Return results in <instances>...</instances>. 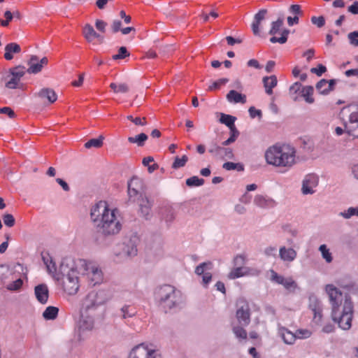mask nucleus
Masks as SVG:
<instances>
[{
    "label": "nucleus",
    "instance_id": "11",
    "mask_svg": "<svg viewBox=\"0 0 358 358\" xmlns=\"http://www.w3.org/2000/svg\"><path fill=\"white\" fill-rule=\"evenodd\" d=\"M25 72V67L20 65L10 69V74L8 77H10V78L6 83V87L8 89L20 88V79L24 76Z\"/></svg>",
    "mask_w": 358,
    "mask_h": 358
},
{
    "label": "nucleus",
    "instance_id": "36",
    "mask_svg": "<svg viewBox=\"0 0 358 358\" xmlns=\"http://www.w3.org/2000/svg\"><path fill=\"white\" fill-rule=\"evenodd\" d=\"M147 139L148 136L144 133H141L136 136L129 137L128 141L131 143H136L138 146L142 147L144 145Z\"/></svg>",
    "mask_w": 358,
    "mask_h": 358
},
{
    "label": "nucleus",
    "instance_id": "56",
    "mask_svg": "<svg viewBox=\"0 0 358 358\" xmlns=\"http://www.w3.org/2000/svg\"><path fill=\"white\" fill-rule=\"evenodd\" d=\"M289 12L294 16H301L303 15L301 6L298 4L291 5L289 8Z\"/></svg>",
    "mask_w": 358,
    "mask_h": 358
},
{
    "label": "nucleus",
    "instance_id": "10",
    "mask_svg": "<svg viewBox=\"0 0 358 358\" xmlns=\"http://www.w3.org/2000/svg\"><path fill=\"white\" fill-rule=\"evenodd\" d=\"M236 317L241 326H248L250 322V311L248 302L244 299H239L236 303Z\"/></svg>",
    "mask_w": 358,
    "mask_h": 358
},
{
    "label": "nucleus",
    "instance_id": "19",
    "mask_svg": "<svg viewBox=\"0 0 358 358\" xmlns=\"http://www.w3.org/2000/svg\"><path fill=\"white\" fill-rule=\"evenodd\" d=\"M83 34L84 38L89 43L92 42L94 38H97L100 43L103 42V36L96 33L93 27L90 24H85L83 27Z\"/></svg>",
    "mask_w": 358,
    "mask_h": 358
},
{
    "label": "nucleus",
    "instance_id": "4",
    "mask_svg": "<svg viewBox=\"0 0 358 358\" xmlns=\"http://www.w3.org/2000/svg\"><path fill=\"white\" fill-rule=\"evenodd\" d=\"M155 296L159 306L165 312L178 308L183 303L181 292L170 285H164L158 287Z\"/></svg>",
    "mask_w": 358,
    "mask_h": 358
},
{
    "label": "nucleus",
    "instance_id": "9",
    "mask_svg": "<svg viewBox=\"0 0 358 358\" xmlns=\"http://www.w3.org/2000/svg\"><path fill=\"white\" fill-rule=\"evenodd\" d=\"M283 17H279L276 21L271 23V28L268 33L270 35L273 36L270 38V41L272 43H279L280 44H284L287 41L288 35L290 32V31L287 29H283L281 31L280 37H277L275 36L276 34L280 32V30L283 25Z\"/></svg>",
    "mask_w": 358,
    "mask_h": 358
},
{
    "label": "nucleus",
    "instance_id": "32",
    "mask_svg": "<svg viewBox=\"0 0 358 358\" xmlns=\"http://www.w3.org/2000/svg\"><path fill=\"white\" fill-rule=\"evenodd\" d=\"M236 118L232 115H227L224 113L220 114V122L222 124H225L231 130L236 129L234 122L236 121Z\"/></svg>",
    "mask_w": 358,
    "mask_h": 358
},
{
    "label": "nucleus",
    "instance_id": "51",
    "mask_svg": "<svg viewBox=\"0 0 358 358\" xmlns=\"http://www.w3.org/2000/svg\"><path fill=\"white\" fill-rule=\"evenodd\" d=\"M23 285V281L21 278H18L13 282L8 284L6 288L10 291L19 290Z\"/></svg>",
    "mask_w": 358,
    "mask_h": 358
},
{
    "label": "nucleus",
    "instance_id": "27",
    "mask_svg": "<svg viewBox=\"0 0 358 358\" xmlns=\"http://www.w3.org/2000/svg\"><path fill=\"white\" fill-rule=\"evenodd\" d=\"M227 99L231 103H245L246 102V96L232 90L227 94Z\"/></svg>",
    "mask_w": 358,
    "mask_h": 358
},
{
    "label": "nucleus",
    "instance_id": "58",
    "mask_svg": "<svg viewBox=\"0 0 358 358\" xmlns=\"http://www.w3.org/2000/svg\"><path fill=\"white\" fill-rule=\"evenodd\" d=\"M311 22L316 25L317 27L321 28L325 24V19L323 16H313L311 17Z\"/></svg>",
    "mask_w": 358,
    "mask_h": 358
},
{
    "label": "nucleus",
    "instance_id": "50",
    "mask_svg": "<svg viewBox=\"0 0 358 358\" xmlns=\"http://www.w3.org/2000/svg\"><path fill=\"white\" fill-rule=\"evenodd\" d=\"M129 56V53L128 52L127 48L124 46L120 47L118 50V54L113 55L112 58L114 60L124 59L127 57Z\"/></svg>",
    "mask_w": 358,
    "mask_h": 358
},
{
    "label": "nucleus",
    "instance_id": "5",
    "mask_svg": "<svg viewBox=\"0 0 358 358\" xmlns=\"http://www.w3.org/2000/svg\"><path fill=\"white\" fill-rule=\"evenodd\" d=\"M60 273L64 276L63 278L64 290L69 295L76 294L79 289L78 272L76 269H69L68 264L63 260L59 266Z\"/></svg>",
    "mask_w": 358,
    "mask_h": 358
},
{
    "label": "nucleus",
    "instance_id": "45",
    "mask_svg": "<svg viewBox=\"0 0 358 358\" xmlns=\"http://www.w3.org/2000/svg\"><path fill=\"white\" fill-rule=\"evenodd\" d=\"M296 339H305L310 338L312 335L311 331L306 329H299L295 332Z\"/></svg>",
    "mask_w": 358,
    "mask_h": 358
},
{
    "label": "nucleus",
    "instance_id": "60",
    "mask_svg": "<svg viewBox=\"0 0 358 358\" xmlns=\"http://www.w3.org/2000/svg\"><path fill=\"white\" fill-rule=\"evenodd\" d=\"M313 321L315 323H319L322 320V307L318 308V310L313 311Z\"/></svg>",
    "mask_w": 358,
    "mask_h": 358
},
{
    "label": "nucleus",
    "instance_id": "20",
    "mask_svg": "<svg viewBox=\"0 0 358 358\" xmlns=\"http://www.w3.org/2000/svg\"><path fill=\"white\" fill-rule=\"evenodd\" d=\"M42 259L47 267L48 272L52 275V276L56 279L57 280H59L61 279L60 272H57V267L55 263L53 262L52 258L50 257L48 254L46 255H42Z\"/></svg>",
    "mask_w": 358,
    "mask_h": 358
},
{
    "label": "nucleus",
    "instance_id": "16",
    "mask_svg": "<svg viewBox=\"0 0 358 358\" xmlns=\"http://www.w3.org/2000/svg\"><path fill=\"white\" fill-rule=\"evenodd\" d=\"M94 320L92 316L82 315L78 322V331L79 334L85 333V331H92L94 328Z\"/></svg>",
    "mask_w": 358,
    "mask_h": 358
},
{
    "label": "nucleus",
    "instance_id": "63",
    "mask_svg": "<svg viewBox=\"0 0 358 358\" xmlns=\"http://www.w3.org/2000/svg\"><path fill=\"white\" fill-rule=\"evenodd\" d=\"M107 24L106 22H105L104 21L101 20H96V22H95V26H96V28L104 33L106 31V27Z\"/></svg>",
    "mask_w": 358,
    "mask_h": 358
},
{
    "label": "nucleus",
    "instance_id": "18",
    "mask_svg": "<svg viewBox=\"0 0 358 358\" xmlns=\"http://www.w3.org/2000/svg\"><path fill=\"white\" fill-rule=\"evenodd\" d=\"M34 294L36 299L42 304L48 302L49 297V289L45 284H40L35 287Z\"/></svg>",
    "mask_w": 358,
    "mask_h": 358
},
{
    "label": "nucleus",
    "instance_id": "15",
    "mask_svg": "<svg viewBox=\"0 0 358 358\" xmlns=\"http://www.w3.org/2000/svg\"><path fill=\"white\" fill-rule=\"evenodd\" d=\"M318 185V177L314 174L307 175L302 184V192L303 194H313L314 188Z\"/></svg>",
    "mask_w": 358,
    "mask_h": 358
},
{
    "label": "nucleus",
    "instance_id": "47",
    "mask_svg": "<svg viewBox=\"0 0 358 358\" xmlns=\"http://www.w3.org/2000/svg\"><path fill=\"white\" fill-rule=\"evenodd\" d=\"M340 215L345 219H349L352 216H358V208L350 207L347 210L340 213Z\"/></svg>",
    "mask_w": 358,
    "mask_h": 358
},
{
    "label": "nucleus",
    "instance_id": "13",
    "mask_svg": "<svg viewBox=\"0 0 358 358\" xmlns=\"http://www.w3.org/2000/svg\"><path fill=\"white\" fill-rule=\"evenodd\" d=\"M271 273V280L277 284L283 285L289 292H294L298 288L297 283L292 278H285L273 270Z\"/></svg>",
    "mask_w": 358,
    "mask_h": 358
},
{
    "label": "nucleus",
    "instance_id": "52",
    "mask_svg": "<svg viewBox=\"0 0 358 358\" xmlns=\"http://www.w3.org/2000/svg\"><path fill=\"white\" fill-rule=\"evenodd\" d=\"M246 262V257L244 255H237L234 258V266H240V267H245L244 265Z\"/></svg>",
    "mask_w": 358,
    "mask_h": 358
},
{
    "label": "nucleus",
    "instance_id": "53",
    "mask_svg": "<svg viewBox=\"0 0 358 358\" xmlns=\"http://www.w3.org/2000/svg\"><path fill=\"white\" fill-rule=\"evenodd\" d=\"M231 136L227 140L222 142V145L223 146H227V145L234 143L236 140V138L239 134V132L237 129L231 130Z\"/></svg>",
    "mask_w": 358,
    "mask_h": 358
},
{
    "label": "nucleus",
    "instance_id": "33",
    "mask_svg": "<svg viewBox=\"0 0 358 358\" xmlns=\"http://www.w3.org/2000/svg\"><path fill=\"white\" fill-rule=\"evenodd\" d=\"M248 268L235 266L228 275L229 278L236 279L244 276L248 273Z\"/></svg>",
    "mask_w": 358,
    "mask_h": 358
},
{
    "label": "nucleus",
    "instance_id": "57",
    "mask_svg": "<svg viewBox=\"0 0 358 358\" xmlns=\"http://www.w3.org/2000/svg\"><path fill=\"white\" fill-rule=\"evenodd\" d=\"M10 271L8 266L4 265H0V281L4 282L8 277Z\"/></svg>",
    "mask_w": 358,
    "mask_h": 358
},
{
    "label": "nucleus",
    "instance_id": "17",
    "mask_svg": "<svg viewBox=\"0 0 358 358\" xmlns=\"http://www.w3.org/2000/svg\"><path fill=\"white\" fill-rule=\"evenodd\" d=\"M136 202L138 203V205L140 206V211L142 216L145 220H150L152 216V203L148 200V199L145 196L141 197L139 200H136Z\"/></svg>",
    "mask_w": 358,
    "mask_h": 358
},
{
    "label": "nucleus",
    "instance_id": "30",
    "mask_svg": "<svg viewBox=\"0 0 358 358\" xmlns=\"http://www.w3.org/2000/svg\"><path fill=\"white\" fill-rule=\"evenodd\" d=\"M28 64L29 67L27 69V72L29 73H37L42 69V65L40 64L38 57L36 55L31 57Z\"/></svg>",
    "mask_w": 358,
    "mask_h": 358
},
{
    "label": "nucleus",
    "instance_id": "59",
    "mask_svg": "<svg viewBox=\"0 0 358 358\" xmlns=\"http://www.w3.org/2000/svg\"><path fill=\"white\" fill-rule=\"evenodd\" d=\"M0 113L6 114L10 118H14L15 117V113L14 110L10 107L0 108Z\"/></svg>",
    "mask_w": 358,
    "mask_h": 358
},
{
    "label": "nucleus",
    "instance_id": "54",
    "mask_svg": "<svg viewBox=\"0 0 358 358\" xmlns=\"http://www.w3.org/2000/svg\"><path fill=\"white\" fill-rule=\"evenodd\" d=\"M3 221L5 225L8 227H13L15 223V220L13 215L8 213L3 215Z\"/></svg>",
    "mask_w": 358,
    "mask_h": 358
},
{
    "label": "nucleus",
    "instance_id": "39",
    "mask_svg": "<svg viewBox=\"0 0 358 358\" xmlns=\"http://www.w3.org/2000/svg\"><path fill=\"white\" fill-rule=\"evenodd\" d=\"M110 87L115 93H127L129 90V87L126 83H120L117 85L115 83H112L110 85Z\"/></svg>",
    "mask_w": 358,
    "mask_h": 358
},
{
    "label": "nucleus",
    "instance_id": "40",
    "mask_svg": "<svg viewBox=\"0 0 358 358\" xmlns=\"http://www.w3.org/2000/svg\"><path fill=\"white\" fill-rule=\"evenodd\" d=\"M103 137L100 136L98 138H92L85 143V147L87 149L91 148H99L103 145Z\"/></svg>",
    "mask_w": 358,
    "mask_h": 358
},
{
    "label": "nucleus",
    "instance_id": "55",
    "mask_svg": "<svg viewBox=\"0 0 358 358\" xmlns=\"http://www.w3.org/2000/svg\"><path fill=\"white\" fill-rule=\"evenodd\" d=\"M350 43L355 46L358 47V31L350 32L348 35Z\"/></svg>",
    "mask_w": 358,
    "mask_h": 358
},
{
    "label": "nucleus",
    "instance_id": "24",
    "mask_svg": "<svg viewBox=\"0 0 358 358\" xmlns=\"http://www.w3.org/2000/svg\"><path fill=\"white\" fill-rule=\"evenodd\" d=\"M264 87L265 88V92L271 95L273 94V89L277 86L278 79L274 75L271 76H265L262 79Z\"/></svg>",
    "mask_w": 358,
    "mask_h": 358
},
{
    "label": "nucleus",
    "instance_id": "35",
    "mask_svg": "<svg viewBox=\"0 0 358 358\" xmlns=\"http://www.w3.org/2000/svg\"><path fill=\"white\" fill-rule=\"evenodd\" d=\"M313 91L314 89L312 86H306L301 90V96L308 103H313L315 101V99L312 97Z\"/></svg>",
    "mask_w": 358,
    "mask_h": 358
},
{
    "label": "nucleus",
    "instance_id": "31",
    "mask_svg": "<svg viewBox=\"0 0 358 358\" xmlns=\"http://www.w3.org/2000/svg\"><path fill=\"white\" fill-rule=\"evenodd\" d=\"M137 248L131 241L124 244L122 248V255L127 257H131L137 255Z\"/></svg>",
    "mask_w": 358,
    "mask_h": 358
},
{
    "label": "nucleus",
    "instance_id": "41",
    "mask_svg": "<svg viewBox=\"0 0 358 358\" xmlns=\"http://www.w3.org/2000/svg\"><path fill=\"white\" fill-rule=\"evenodd\" d=\"M222 168L227 171L237 170L238 171H243L244 166L241 163H234L228 162L222 165Z\"/></svg>",
    "mask_w": 358,
    "mask_h": 358
},
{
    "label": "nucleus",
    "instance_id": "7",
    "mask_svg": "<svg viewBox=\"0 0 358 358\" xmlns=\"http://www.w3.org/2000/svg\"><path fill=\"white\" fill-rule=\"evenodd\" d=\"M110 299V296L105 290L90 292L85 300L84 306L86 310L94 309L106 303Z\"/></svg>",
    "mask_w": 358,
    "mask_h": 358
},
{
    "label": "nucleus",
    "instance_id": "22",
    "mask_svg": "<svg viewBox=\"0 0 358 358\" xmlns=\"http://www.w3.org/2000/svg\"><path fill=\"white\" fill-rule=\"evenodd\" d=\"M336 83L335 80H327L322 79L316 85V89L322 94H327L334 90V86Z\"/></svg>",
    "mask_w": 358,
    "mask_h": 358
},
{
    "label": "nucleus",
    "instance_id": "42",
    "mask_svg": "<svg viewBox=\"0 0 358 358\" xmlns=\"http://www.w3.org/2000/svg\"><path fill=\"white\" fill-rule=\"evenodd\" d=\"M322 307L321 301L315 296L311 295L309 296V308L313 311L318 310V308Z\"/></svg>",
    "mask_w": 358,
    "mask_h": 358
},
{
    "label": "nucleus",
    "instance_id": "37",
    "mask_svg": "<svg viewBox=\"0 0 358 358\" xmlns=\"http://www.w3.org/2000/svg\"><path fill=\"white\" fill-rule=\"evenodd\" d=\"M254 203L257 206L261 208H266L270 206V204L272 203V201L266 199L262 195H257L254 199Z\"/></svg>",
    "mask_w": 358,
    "mask_h": 358
},
{
    "label": "nucleus",
    "instance_id": "2",
    "mask_svg": "<svg viewBox=\"0 0 358 358\" xmlns=\"http://www.w3.org/2000/svg\"><path fill=\"white\" fill-rule=\"evenodd\" d=\"M90 218L97 232L105 236L117 234L122 227L115 210L108 208L106 201H100L92 207Z\"/></svg>",
    "mask_w": 358,
    "mask_h": 358
},
{
    "label": "nucleus",
    "instance_id": "25",
    "mask_svg": "<svg viewBox=\"0 0 358 358\" xmlns=\"http://www.w3.org/2000/svg\"><path fill=\"white\" fill-rule=\"evenodd\" d=\"M137 313L136 308L131 305H124L119 310L117 315L122 320L134 317Z\"/></svg>",
    "mask_w": 358,
    "mask_h": 358
},
{
    "label": "nucleus",
    "instance_id": "62",
    "mask_svg": "<svg viewBox=\"0 0 358 358\" xmlns=\"http://www.w3.org/2000/svg\"><path fill=\"white\" fill-rule=\"evenodd\" d=\"M250 116L252 118H255L256 117H262V113L260 110L256 109L254 106H251L249 110Z\"/></svg>",
    "mask_w": 358,
    "mask_h": 358
},
{
    "label": "nucleus",
    "instance_id": "6",
    "mask_svg": "<svg viewBox=\"0 0 358 358\" xmlns=\"http://www.w3.org/2000/svg\"><path fill=\"white\" fill-rule=\"evenodd\" d=\"M79 265L83 268V275H86L92 285L99 284L103 281V273L94 264L79 260Z\"/></svg>",
    "mask_w": 358,
    "mask_h": 358
},
{
    "label": "nucleus",
    "instance_id": "8",
    "mask_svg": "<svg viewBox=\"0 0 358 358\" xmlns=\"http://www.w3.org/2000/svg\"><path fill=\"white\" fill-rule=\"evenodd\" d=\"M128 195L129 200L133 202L145 196L144 183L141 178L134 176L128 182Z\"/></svg>",
    "mask_w": 358,
    "mask_h": 358
},
{
    "label": "nucleus",
    "instance_id": "28",
    "mask_svg": "<svg viewBox=\"0 0 358 358\" xmlns=\"http://www.w3.org/2000/svg\"><path fill=\"white\" fill-rule=\"evenodd\" d=\"M38 96L41 99H47L50 103H53L57 99L55 92L50 88H43L38 93Z\"/></svg>",
    "mask_w": 358,
    "mask_h": 358
},
{
    "label": "nucleus",
    "instance_id": "1",
    "mask_svg": "<svg viewBox=\"0 0 358 358\" xmlns=\"http://www.w3.org/2000/svg\"><path fill=\"white\" fill-rule=\"evenodd\" d=\"M325 292L331 305L332 320L338 323L342 329H350L353 315V304L350 297L347 294L344 295L339 289L331 284L326 285Z\"/></svg>",
    "mask_w": 358,
    "mask_h": 358
},
{
    "label": "nucleus",
    "instance_id": "43",
    "mask_svg": "<svg viewBox=\"0 0 358 358\" xmlns=\"http://www.w3.org/2000/svg\"><path fill=\"white\" fill-rule=\"evenodd\" d=\"M204 180L197 176H192L186 180V185L188 187H198L204 184Z\"/></svg>",
    "mask_w": 358,
    "mask_h": 358
},
{
    "label": "nucleus",
    "instance_id": "14",
    "mask_svg": "<svg viewBox=\"0 0 358 358\" xmlns=\"http://www.w3.org/2000/svg\"><path fill=\"white\" fill-rule=\"evenodd\" d=\"M208 152L213 157L221 159H231L234 157L232 149L220 146L217 144L211 145L208 149Z\"/></svg>",
    "mask_w": 358,
    "mask_h": 358
},
{
    "label": "nucleus",
    "instance_id": "64",
    "mask_svg": "<svg viewBox=\"0 0 358 358\" xmlns=\"http://www.w3.org/2000/svg\"><path fill=\"white\" fill-rule=\"evenodd\" d=\"M348 11L353 15H358V1H355L351 6H348Z\"/></svg>",
    "mask_w": 358,
    "mask_h": 358
},
{
    "label": "nucleus",
    "instance_id": "12",
    "mask_svg": "<svg viewBox=\"0 0 358 358\" xmlns=\"http://www.w3.org/2000/svg\"><path fill=\"white\" fill-rule=\"evenodd\" d=\"M129 358H160V355L155 350L142 343L131 350Z\"/></svg>",
    "mask_w": 358,
    "mask_h": 358
},
{
    "label": "nucleus",
    "instance_id": "34",
    "mask_svg": "<svg viewBox=\"0 0 358 358\" xmlns=\"http://www.w3.org/2000/svg\"><path fill=\"white\" fill-rule=\"evenodd\" d=\"M59 309L55 306H48L43 313V316L45 320H55L58 315Z\"/></svg>",
    "mask_w": 358,
    "mask_h": 358
},
{
    "label": "nucleus",
    "instance_id": "38",
    "mask_svg": "<svg viewBox=\"0 0 358 358\" xmlns=\"http://www.w3.org/2000/svg\"><path fill=\"white\" fill-rule=\"evenodd\" d=\"M187 161L188 157L185 155L182 156V157H179L177 156L174 159L171 168L173 169H178L180 168L184 167Z\"/></svg>",
    "mask_w": 358,
    "mask_h": 358
},
{
    "label": "nucleus",
    "instance_id": "61",
    "mask_svg": "<svg viewBox=\"0 0 358 358\" xmlns=\"http://www.w3.org/2000/svg\"><path fill=\"white\" fill-rule=\"evenodd\" d=\"M326 71L327 68L322 64H319L317 68H312L310 69L312 73L317 74L318 76H322Z\"/></svg>",
    "mask_w": 358,
    "mask_h": 358
},
{
    "label": "nucleus",
    "instance_id": "26",
    "mask_svg": "<svg viewBox=\"0 0 358 358\" xmlns=\"http://www.w3.org/2000/svg\"><path fill=\"white\" fill-rule=\"evenodd\" d=\"M160 213L162 219L169 225L171 224L176 218V213L173 208L171 206H164L162 208Z\"/></svg>",
    "mask_w": 358,
    "mask_h": 358
},
{
    "label": "nucleus",
    "instance_id": "21",
    "mask_svg": "<svg viewBox=\"0 0 358 358\" xmlns=\"http://www.w3.org/2000/svg\"><path fill=\"white\" fill-rule=\"evenodd\" d=\"M297 256V252L295 250L292 248H286L282 246L279 249V257L284 262H292Z\"/></svg>",
    "mask_w": 358,
    "mask_h": 358
},
{
    "label": "nucleus",
    "instance_id": "49",
    "mask_svg": "<svg viewBox=\"0 0 358 358\" xmlns=\"http://www.w3.org/2000/svg\"><path fill=\"white\" fill-rule=\"evenodd\" d=\"M229 82L228 78H221L213 83L211 85L208 87V90L213 91L219 89L222 85H224Z\"/></svg>",
    "mask_w": 358,
    "mask_h": 358
},
{
    "label": "nucleus",
    "instance_id": "44",
    "mask_svg": "<svg viewBox=\"0 0 358 358\" xmlns=\"http://www.w3.org/2000/svg\"><path fill=\"white\" fill-rule=\"evenodd\" d=\"M319 250L321 252L322 257L327 263H331L332 262L333 258L331 253L329 252V250L327 248L326 245H321L319 248Z\"/></svg>",
    "mask_w": 358,
    "mask_h": 358
},
{
    "label": "nucleus",
    "instance_id": "3",
    "mask_svg": "<svg viewBox=\"0 0 358 358\" xmlns=\"http://www.w3.org/2000/svg\"><path fill=\"white\" fill-rule=\"evenodd\" d=\"M265 159L268 164L290 169L296 164V150L288 144L275 145L266 150Z\"/></svg>",
    "mask_w": 358,
    "mask_h": 358
},
{
    "label": "nucleus",
    "instance_id": "48",
    "mask_svg": "<svg viewBox=\"0 0 358 358\" xmlns=\"http://www.w3.org/2000/svg\"><path fill=\"white\" fill-rule=\"evenodd\" d=\"M232 330L238 338L245 339L247 338V332L242 327L235 326Z\"/></svg>",
    "mask_w": 358,
    "mask_h": 358
},
{
    "label": "nucleus",
    "instance_id": "46",
    "mask_svg": "<svg viewBox=\"0 0 358 358\" xmlns=\"http://www.w3.org/2000/svg\"><path fill=\"white\" fill-rule=\"evenodd\" d=\"M211 268H212L211 262H203V263L200 264L199 266H197L196 267L195 273L199 275H203L205 273L204 271L206 268L211 269Z\"/></svg>",
    "mask_w": 358,
    "mask_h": 358
},
{
    "label": "nucleus",
    "instance_id": "29",
    "mask_svg": "<svg viewBox=\"0 0 358 358\" xmlns=\"http://www.w3.org/2000/svg\"><path fill=\"white\" fill-rule=\"evenodd\" d=\"M21 51L20 46L16 43H10L5 47L4 58L6 60H11L13 58V53H19Z\"/></svg>",
    "mask_w": 358,
    "mask_h": 358
},
{
    "label": "nucleus",
    "instance_id": "23",
    "mask_svg": "<svg viewBox=\"0 0 358 358\" xmlns=\"http://www.w3.org/2000/svg\"><path fill=\"white\" fill-rule=\"evenodd\" d=\"M278 334L283 340L284 343L288 345H292L296 341L295 333H292L291 331L285 327H280L278 329Z\"/></svg>",
    "mask_w": 358,
    "mask_h": 358
}]
</instances>
